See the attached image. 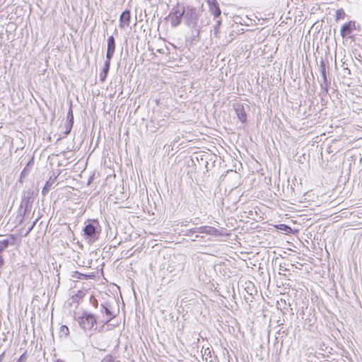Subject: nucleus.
Returning <instances> with one entry per match:
<instances>
[{
  "instance_id": "obj_11",
  "label": "nucleus",
  "mask_w": 362,
  "mask_h": 362,
  "mask_svg": "<svg viewBox=\"0 0 362 362\" xmlns=\"http://www.w3.org/2000/svg\"><path fill=\"white\" fill-rule=\"evenodd\" d=\"M16 242V237L13 234L9 235L8 238L0 240V253H2L4 250L8 248L9 245H15Z\"/></svg>"
},
{
  "instance_id": "obj_18",
  "label": "nucleus",
  "mask_w": 362,
  "mask_h": 362,
  "mask_svg": "<svg viewBox=\"0 0 362 362\" xmlns=\"http://www.w3.org/2000/svg\"><path fill=\"white\" fill-rule=\"evenodd\" d=\"M34 164V158L32 157L30 160L28 162L25 167L23 168V170L21 172V177H28L29 173L31 171V169Z\"/></svg>"
},
{
  "instance_id": "obj_24",
  "label": "nucleus",
  "mask_w": 362,
  "mask_h": 362,
  "mask_svg": "<svg viewBox=\"0 0 362 362\" xmlns=\"http://www.w3.org/2000/svg\"><path fill=\"white\" fill-rule=\"evenodd\" d=\"M194 230H195V228L182 230V233H183L184 235L189 236L191 234L196 233V231H194Z\"/></svg>"
},
{
  "instance_id": "obj_39",
  "label": "nucleus",
  "mask_w": 362,
  "mask_h": 362,
  "mask_svg": "<svg viewBox=\"0 0 362 362\" xmlns=\"http://www.w3.org/2000/svg\"><path fill=\"white\" fill-rule=\"evenodd\" d=\"M55 362H64V361L62 359H57Z\"/></svg>"
},
{
  "instance_id": "obj_40",
  "label": "nucleus",
  "mask_w": 362,
  "mask_h": 362,
  "mask_svg": "<svg viewBox=\"0 0 362 362\" xmlns=\"http://www.w3.org/2000/svg\"><path fill=\"white\" fill-rule=\"evenodd\" d=\"M115 33L116 34H117V29H115Z\"/></svg>"
},
{
  "instance_id": "obj_36",
  "label": "nucleus",
  "mask_w": 362,
  "mask_h": 362,
  "mask_svg": "<svg viewBox=\"0 0 362 362\" xmlns=\"http://www.w3.org/2000/svg\"><path fill=\"white\" fill-rule=\"evenodd\" d=\"M37 220H38V218H36V219H35V221H33V223H32L31 226H32L33 228H34V227H35V224H36V223H37Z\"/></svg>"
},
{
  "instance_id": "obj_13",
  "label": "nucleus",
  "mask_w": 362,
  "mask_h": 362,
  "mask_svg": "<svg viewBox=\"0 0 362 362\" xmlns=\"http://www.w3.org/2000/svg\"><path fill=\"white\" fill-rule=\"evenodd\" d=\"M73 125H74V115H73V111H72V108H71V105L69 107V111L67 113L66 121L65 123V128H66V131L64 132L65 135H68L69 134H70L71 129L73 127Z\"/></svg>"
},
{
  "instance_id": "obj_2",
  "label": "nucleus",
  "mask_w": 362,
  "mask_h": 362,
  "mask_svg": "<svg viewBox=\"0 0 362 362\" xmlns=\"http://www.w3.org/2000/svg\"><path fill=\"white\" fill-rule=\"evenodd\" d=\"M74 320L78 323L80 328L85 332L97 329V327L94 328L95 325L97 323V317L88 311H83L81 315H76Z\"/></svg>"
},
{
  "instance_id": "obj_31",
  "label": "nucleus",
  "mask_w": 362,
  "mask_h": 362,
  "mask_svg": "<svg viewBox=\"0 0 362 362\" xmlns=\"http://www.w3.org/2000/svg\"><path fill=\"white\" fill-rule=\"evenodd\" d=\"M27 177H21V175H20V179H19V182L20 183H23V180L25 178H26Z\"/></svg>"
},
{
  "instance_id": "obj_17",
  "label": "nucleus",
  "mask_w": 362,
  "mask_h": 362,
  "mask_svg": "<svg viewBox=\"0 0 362 362\" xmlns=\"http://www.w3.org/2000/svg\"><path fill=\"white\" fill-rule=\"evenodd\" d=\"M110 61L111 60H108L107 59L104 64L103 70L100 74V80L101 81V82H104L106 80L110 68Z\"/></svg>"
},
{
  "instance_id": "obj_12",
  "label": "nucleus",
  "mask_w": 362,
  "mask_h": 362,
  "mask_svg": "<svg viewBox=\"0 0 362 362\" xmlns=\"http://www.w3.org/2000/svg\"><path fill=\"white\" fill-rule=\"evenodd\" d=\"M115 51V40L112 35L107 38V48L106 53V59L111 60Z\"/></svg>"
},
{
  "instance_id": "obj_21",
  "label": "nucleus",
  "mask_w": 362,
  "mask_h": 362,
  "mask_svg": "<svg viewBox=\"0 0 362 362\" xmlns=\"http://www.w3.org/2000/svg\"><path fill=\"white\" fill-rule=\"evenodd\" d=\"M60 337H66L69 334V329L66 325H62L59 330Z\"/></svg>"
},
{
  "instance_id": "obj_37",
  "label": "nucleus",
  "mask_w": 362,
  "mask_h": 362,
  "mask_svg": "<svg viewBox=\"0 0 362 362\" xmlns=\"http://www.w3.org/2000/svg\"><path fill=\"white\" fill-rule=\"evenodd\" d=\"M199 237H200V236H199V235H196L194 236V238H193V239H192V240H193V241H195V240H197V239H198Z\"/></svg>"
},
{
  "instance_id": "obj_10",
  "label": "nucleus",
  "mask_w": 362,
  "mask_h": 362,
  "mask_svg": "<svg viewBox=\"0 0 362 362\" xmlns=\"http://www.w3.org/2000/svg\"><path fill=\"white\" fill-rule=\"evenodd\" d=\"M356 29V22L350 21L348 23H344L340 30V33L342 37L349 36L354 30Z\"/></svg>"
},
{
  "instance_id": "obj_3",
  "label": "nucleus",
  "mask_w": 362,
  "mask_h": 362,
  "mask_svg": "<svg viewBox=\"0 0 362 362\" xmlns=\"http://www.w3.org/2000/svg\"><path fill=\"white\" fill-rule=\"evenodd\" d=\"M200 11L192 6H185L184 22L188 28H194L198 25Z\"/></svg>"
},
{
  "instance_id": "obj_26",
  "label": "nucleus",
  "mask_w": 362,
  "mask_h": 362,
  "mask_svg": "<svg viewBox=\"0 0 362 362\" xmlns=\"http://www.w3.org/2000/svg\"><path fill=\"white\" fill-rule=\"evenodd\" d=\"M90 303L95 308L98 307V302L95 298H94L93 296L90 298Z\"/></svg>"
},
{
  "instance_id": "obj_23",
  "label": "nucleus",
  "mask_w": 362,
  "mask_h": 362,
  "mask_svg": "<svg viewBox=\"0 0 362 362\" xmlns=\"http://www.w3.org/2000/svg\"><path fill=\"white\" fill-rule=\"evenodd\" d=\"M336 17L337 20L343 19L345 17V13L342 8L338 9L336 12Z\"/></svg>"
},
{
  "instance_id": "obj_14",
  "label": "nucleus",
  "mask_w": 362,
  "mask_h": 362,
  "mask_svg": "<svg viewBox=\"0 0 362 362\" xmlns=\"http://www.w3.org/2000/svg\"><path fill=\"white\" fill-rule=\"evenodd\" d=\"M131 20V12L129 10H124L119 17V27L121 28L129 26Z\"/></svg>"
},
{
  "instance_id": "obj_9",
  "label": "nucleus",
  "mask_w": 362,
  "mask_h": 362,
  "mask_svg": "<svg viewBox=\"0 0 362 362\" xmlns=\"http://www.w3.org/2000/svg\"><path fill=\"white\" fill-rule=\"evenodd\" d=\"M190 33L187 37V42H189L191 44L197 42L200 40V26L197 25L194 28H189Z\"/></svg>"
},
{
  "instance_id": "obj_16",
  "label": "nucleus",
  "mask_w": 362,
  "mask_h": 362,
  "mask_svg": "<svg viewBox=\"0 0 362 362\" xmlns=\"http://www.w3.org/2000/svg\"><path fill=\"white\" fill-rule=\"evenodd\" d=\"M207 3L209 6L210 11L214 17H218L221 13V9L216 0H207Z\"/></svg>"
},
{
  "instance_id": "obj_32",
  "label": "nucleus",
  "mask_w": 362,
  "mask_h": 362,
  "mask_svg": "<svg viewBox=\"0 0 362 362\" xmlns=\"http://www.w3.org/2000/svg\"><path fill=\"white\" fill-rule=\"evenodd\" d=\"M4 358V352L0 355V362H3Z\"/></svg>"
},
{
  "instance_id": "obj_33",
  "label": "nucleus",
  "mask_w": 362,
  "mask_h": 362,
  "mask_svg": "<svg viewBox=\"0 0 362 362\" xmlns=\"http://www.w3.org/2000/svg\"><path fill=\"white\" fill-rule=\"evenodd\" d=\"M33 227L30 226V227H29V228L28 229V231L25 234V235H27L32 230H33Z\"/></svg>"
},
{
  "instance_id": "obj_35",
  "label": "nucleus",
  "mask_w": 362,
  "mask_h": 362,
  "mask_svg": "<svg viewBox=\"0 0 362 362\" xmlns=\"http://www.w3.org/2000/svg\"><path fill=\"white\" fill-rule=\"evenodd\" d=\"M187 223H188L187 221L182 222L181 223V226H185V227L187 226Z\"/></svg>"
},
{
  "instance_id": "obj_7",
  "label": "nucleus",
  "mask_w": 362,
  "mask_h": 362,
  "mask_svg": "<svg viewBox=\"0 0 362 362\" xmlns=\"http://www.w3.org/2000/svg\"><path fill=\"white\" fill-rule=\"evenodd\" d=\"M194 231H196V233H204L214 236H220L223 235L217 228L209 226L195 227Z\"/></svg>"
},
{
  "instance_id": "obj_1",
  "label": "nucleus",
  "mask_w": 362,
  "mask_h": 362,
  "mask_svg": "<svg viewBox=\"0 0 362 362\" xmlns=\"http://www.w3.org/2000/svg\"><path fill=\"white\" fill-rule=\"evenodd\" d=\"M101 226L97 219H88L84 222L83 236L90 244L99 239Z\"/></svg>"
},
{
  "instance_id": "obj_15",
  "label": "nucleus",
  "mask_w": 362,
  "mask_h": 362,
  "mask_svg": "<svg viewBox=\"0 0 362 362\" xmlns=\"http://www.w3.org/2000/svg\"><path fill=\"white\" fill-rule=\"evenodd\" d=\"M235 111L238 118L242 123H245L247 121V114L244 109V107L241 104H236L234 105Z\"/></svg>"
},
{
  "instance_id": "obj_20",
  "label": "nucleus",
  "mask_w": 362,
  "mask_h": 362,
  "mask_svg": "<svg viewBox=\"0 0 362 362\" xmlns=\"http://www.w3.org/2000/svg\"><path fill=\"white\" fill-rule=\"evenodd\" d=\"M71 278L74 279H87L88 275L75 271L71 273Z\"/></svg>"
},
{
  "instance_id": "obj_8",
  "label": "nucleus",
  "mask_w": 362,
  "mask_h": 362,
  "mask_svg": "<svg viewBox=\"0 0 362 362\" xmlns=\"http://www.w3.org/2000/svg\"><path fill=\"white\" fill-rule=\"evenodd\" d=\"M100 307H101L100 312L102 313H104L107 316V318L105 320H103L102 322L104 324H107L115 317V315L111 311V305L110 303H103L100 305Z\"/></svg>"
},
{
  "instance_id": "obj_27",
  "label": "nucleus",
  "mask_w": 362,
  "mask_h": 362,
  "mask_svg": "<svg viewBox=\"0 0 362 362\" xmlns=\"http://www.w3.org/2000/svg\"><path fill=\"white\" fill-rule=\"evenodd\" d=\"M279 228L286 233H288L291 230V227L285 224H280Z\"/></svg>"
},
{
  "instance_id": "obj_30",
  "label": "nucleus",
  "mask_w": 362,
  "mask_h": 362,
  "mask_svg": "<svg viewBox=\"0 0 362 362\" xmlns=\"http://www.w3.org/2000/svg\"><path fill=\"white\" fill-rule=\"evenodd\" d=\"M4 264V258H3L2 255H1V253H0V268L2 267Z\"/></svg>"
},
{
  "instance_id": "obj_34",
  "label": "nucleus",
  "mask_w": 362,
  "mask_h": 362,
  "mask_svg": "<svg viewBox=\"0 0 362 362\" xmlns=\"http://www.w3.org/2000/svg\"><path fill=\"white\" fill-rule=\"evenodd\" d=\"M37 220H38V218H36V219H35V221H33V223H32L31 226H32L33 228H34V227H35V224H36V223H37Z\"/></svg>"
},
{
  "instance_id": "obj_22",
  "label": "nucleus",
  "mask_w": 362,
  "mask_h": 362,
  "mask_svg": "<svg viewBox=\"0 0 362 362\" xmlns=\"http://www.w3.org/2000/svg\"><path fill=\"white\" fill-rule=\"evenodd\" d=\"M245 290H246L247 293L251 296L252 295L253 291H256L255 289L254 284L250 281L247 284V286H246Z\"/></svg>"
},
{
  "instance_id": "obj_28",
  "label": "nucleus",
  "mask_w": 362,
  "mask_h": 362,
  "mask_svg": "<svg viewBox=\"0 0 362 362\" xmlns=\"http://www.w3.org/2000/svg\"><path fill=\"white\" fill-rule=\"evenodd\" d=\"M100 362H115V359L111 355H107L103 358Z\"/></svg>"
},
{
  "instance_id": "obj_25",
  "label": "nucleus",
  "mask_w": 362,
  "mask_h": 362,
  "mask_svg": "<svg viewBox=\"0 0 362 362\" xmlns=\"http://www.w3.org/2000/svg\"><path fill=\"white\" fill-rule=\"evenodd\" d=\"M221 24V21H217L216 25H214V34L215 36L218 35V29H219Z\"/></svg>"
},
{
  "instance_id": "obj_29",
  "label": "nucleus",
  "mask_w": 362,
  "mask_h": 362,
  "mask_svg": "<svg viewBox=\"0 0 362 362\" xmlns=\"http://www.w3.org/2000/svg\"><path fill=\"white\" fill-rule=\"evenodd\" d=\"M27 356L26 353L23 354L16 362H26Z\"/></svg>"
},
{
  "instance_id": "obj_5",
  "label": "nucleus",
  "mask_w": 362,
  "mask_h": 362,
  "mask_svg": "<svg viewBox=\"0 0 362 362\" xmlns=\"http://www.w3.org/2000/svg\"><path fill=\"white\" fill-rule=\"evenodd\" d=\"M33 192L31 190H26L23 192L21 199V207L25 208V212L30 211L34 201Z\"/></svg>"
},
{
  "instance_id": "obj_19",
  "label": "nucleus",
  "mask_w": 362,
  "mask_h": 362,
  "mask_svg": "<svg viewBox=\"0 0 362 362\" xmlns=\"http://www.w3.org/2000/svg\"><path fill=\"white\" fill-rule=\"evenodd\" d=\"M55 180H56V177H54L53 180H52V177H50V179L46 182V183L42 190V194L43 196H45L46 194H48V192L50 190Z\"/></svg>"
},
{
  "instance_id": "obj_38",
  "label": "nucleus",
  "mask_w": 362,
  "mask_h": 362,
  "mask_svg": "<svg viewBox=\"0 0 362 362\" xmlns=\"http://www.w3.org/2000/svg\"><path fill=\"white\" fill-rule=\"evenodd\" d=\"M158 52L160 53H164V50L163 49H158Z\"/></svg>"
},
{
  "instance_id": "obj_6",
  "label": "nucleus",
  "mask_w": 362,
  "mask_h": 362,
  "mask_svg": "<svg viewBox=\"0 0 362 362\" xmlns=\"http://www.w3.org/2000/svg\"><path fill=\"white\" fill-rule=\"evenodd\" d=\"M320 67V74L322 78V81L320 83V86L322 90L325 91V93H328L330 81L327 79L326 65L323 60L321 61Z\"/></svg>"
},
{
  "instance_id": "obj_4",
  "label": "nucleus",
  "mask_w": 362,
  "mask_h": 362,
  "mask_svg": "<svg viewBox=\"0 0 362 362\" xmlns=\"http://www.w3.org/2000/svg\"><path fill=\"white\" fill-rule=\"evenodd\" d=\"M185 16V6L177 4L176 6H174L170 11L168 18L170 21L172 27H177L182 23V18L184 19Z\"/></svg>"
}]
</instances>
